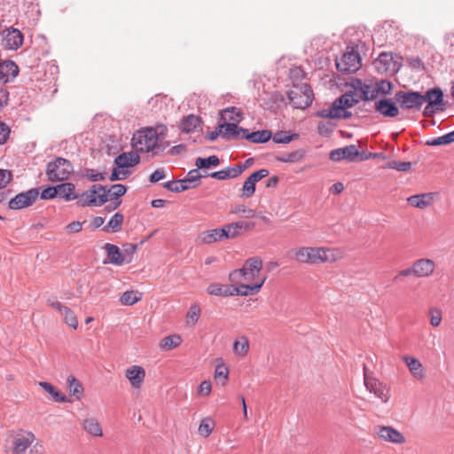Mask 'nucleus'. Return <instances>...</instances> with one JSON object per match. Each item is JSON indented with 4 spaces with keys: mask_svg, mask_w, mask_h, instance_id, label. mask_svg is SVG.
Wrapping results in <instances>:
<instances>
[{
    "mask_svg": "<svg viewBox=\"0 0 454 454\" xmlns=\"http://www.w3.org/2000/svg\"><path fill=\"white\" fill-rule=\"evenodd\" d=\"M124 216L121 213H115L106 225L103 227V231L106 232H118L122 226Z\"/></svg>",
    "mask_w": 454,
    "mask_h": 454,
    "instance_id": "39",
    "label": "nucleus"
},
{
    "mask_svg": "<svg viewBox=\"0 0 454 454\" xmlns=\"http://www.w3.org/2000/svg\"><path fill=\"white\" fill-rule=\"evenodd\" d=\"M56 196H58V191H57V186L55 187H48V188H45L44 190H43V192H41V198L43 200H50V199H53L55 198Z\"/></svg>",
    "mask_w": 454,
    "mask_h": 454,
    "instance_id": "64",
    "label": "nucleus"
},
{
    "mask_svg": "<svg viewBox=\"0 0 454 454\" xmlns=\"http://www.w3.org/2000/svg\"><path fill=\"white\" fill-rule=\"evenodd\" d=\"M402 360L406 364L411 377L417 381H424L427 378V371L422 363L415 356H403Z\"/></svg>",
    "mask_w": 454,
    "mask_h": 454,
    "instance_id": "16",
    "label": "nucleus"
},
{
    "mask_svg": "<svg viewBox=\"0 0 454 454\" xmlns=\"http://www.w3.org/2000/svg\"><path fill=\"white\" fill-rule=\"evenodd\" d=\"M297 137V134H290V132L287 131L277 132L272 137L273 141L278 144H287Z\"/></svg>",
    "mask_w": 454,
    "mask_h": 454,
    "instance_id": "53",
    "label": "nucleus"
},
{
    "mask_svg": "<svg viewBox=\"0 0 454 454\" xmlns=\"http://www.w3.org/2000/svg\"><path fill=\"white\" fill-rule=\"evenodd\" d=\"M140 157L136 153H123L116 157L114 162L120 168L133 167L138 164Z\"/></svg>",
    "mask_w": 454,
    "mask_h": 454,
    "instance_id": "31",
    "label": "nucleus"
},
{
    "mask_svg": "<svg viewBox=\"0 0 454 454\" xmlns=\"http://www.w3.org/2000/svg\"><path fill=\"white\" fill-rule=\"evenodd\" d=\"M181 343L182 337L179 334H172L161 339L159 342V347L162 350L169 351L179 347Z\"/></svg>",
    "mask_w": 454,
    "mask_h": 454,
    "instance_id": "37",
    "label": "nucleus"
},
{
    "mask_svg": "<svg viewBox=\"0 0 454 454\" xmlns=\"http://www.w3.org/2000/svg\"><path fill=\"white\" fill-rule=\"evenodd\" d=\"M271 132L270 130H258L254 132H249L248 129H245L243 137L253 143H265L271 137Z\"/></svg>",
    "mask_w": 454,
    "mask_h": 454,
    "instance_id": "34",
    "label": "nucleus"
},
{
    "mask_svg": "<svg viewBox=\"0 0 454 454\" xmlns=\"http://www.w3.org/2000/svg\"><path fill=\"white\" fill-rule=\"evenodd\" d=\"M375 66L380 73H395L398 71L400 64L394 59L392 54L383 52L375 61Z\"/></svg>",
    "mask_w": 454,
    "mask_h": 454,
    "instance_id": "20",
    "label": "nucleus"
},
{
    "mask_svg": "<svg viewBox=\"0 0 454 454\" xmlns=\"http://www.w3.org/2000/svg\"><path fill=\"white\" fill-rule=\"evenodd\" d=\"M259 286L252 285L244 281L240 283H233L231 286V296L240 295V296H248L252 294H255L260 292Z\"/></svg>",
    "mask_w": 454,
    "mask_h": 454,
    "instance_id": "27",
    "label": "nucleus"
},
{
    "mask_svg": "<svg viewBox=\"0 0 454 454\" xmlns=\"http://www.w3.org/2000/svg\"><path fill=\"white\" fill-rule=\"evenodd\" d=\"M224 232L222 231L221 228H215L201 231L197 238L199 244L200 245H211L215 242L222 241L223 239Z\"/></svg>",
    "mask_w": 454,
    "mask_h": 454,
    "instance_id": "25",
    "label": "nucleus"
},
{
    "mask_svg": "<svg viewBox=\"0 0 454 454\" xmlns=\"http://www.w3.org/2000/svg\"><path fill=\"white\" fill-rule=\"evenodd\" d=\"M219 163V158L215 155H212L208 158H197L195 165L198 168H208L209 166H217Z\"/></svg>",
    "mask_w": 454,
    "mask_h": 454,
    "instance_id": "51",
    "label": "nucleus"
},
{
    "mask_svg": "<svg viewBox=\"0 0 454 454\" xmlns=\"http://www.w3.org/2000/svg\"><path fill=\"white\" fill-rule=\"evenodd\" d=\"M214 378L216 380H222V385L224 386L229 380V368L223 364H217L214 372Z\"/></svg>",
    "mask_w": 454,
    "mask_h": 454,
    "instance_id": "49",
    "label": "nucleus"
},
{
    "mask_svg": "<svg viewBox=\"0 0 454 454\" xmlns=\"http://www.w3.org/2000/svg\"><path fill=\"white\" fill-rule=\"evenodd\" d=\"M207 292L210 295L228 297L231 296V286L212 283L207 287Z\"/></svg>",
    "mask_w": 454,
    "mask_h": 454,
    "instance_id": "36",
    "label": "nucleus"
},
{
    "mask_svg": "<svg viewBox=\"0 0 454 454\" xmlns=\"http://www.w3.org/2000/svg\"><path fill=\"white\" fill-rule=\"evenodd\" d=\"M212 391V385L209 380H203L197 390V394L200 396H208Z\"/></svg>",
    "mask_w": 454,
    "mask_h": 454,
    "instance_id": "60",
    "label": "nucleus"
},
{
    "mask_svg": "<svg viewBox=\"0 0 454 454\" xmlns=\"http://www.w3.org/2000/svg\"><path fill=\"white\" fill-rule=\"evenodd\" d=\"M137 251V245L133 243H126L122 245V257L124 264L130 263L133 261L134 254Z\"/></svg>",
    "mask_w": 454,
    "mask_h": 454,
    "instance_id": "47",
    "label": "nucleus"
},
{
    "mask_svg": "<svg viewBox=\"0 0 454 454\" xmlns=\"http://www.w3.org/2000/svg\"><path fill=\"white\" fill-rule=\"evenodd\" d=\"M19 74V67L12 60L0 61V75L4 82L16 77Z\"/></svg>",
    "mask_w": 454,
    "mask_h": 454,
    "instance_id": "30",
    "label": "nucleus"
},
{
    "mask_svg": "<svg viewBox=\"0 0 454 454\" xmlns=\"http://www.w3.org/2000/svg\"><path fill=\"white\" fill-rule=\"evenodd\" d=\"M12 172L7 169H0V192L4 193L2 190L11 182L12 180Z\"/></svg>",
    "mask_w": 454,
    "mask_h": 454,
    "instance_id": "59",
    "label": "nucleus"
},
{
    "mask_svg": "<svg viewBox=\"0 0 454 454\" xmlns=\"http://www.w3.org/2000/svg\"><path fill=\"white\" fill-rule=\"evenodd\" d=\"M436 196L437 194L434 192L416 194L409 197L407 202L413 207L425 209L433 205Z\"/></svg>",
    "mask_w": 454,
    "mask_h": 454,
    "instance_id": "22",
    "label": "nucleus"
},
{
    "mask_svg": "<svg viewBox=\"0 0 454 454\" xmlns=\"http://www.w3.org/2000/svg\"><path fill=\"white\" fill-rule=\"evenodd\" d=\"M424 97L425 101H427L429 104L434 106L441 104L443 99V94L440 89H432L428 90Z\"/></svg>",
    "mask_w": 454,
    "mask_h": 454,
    "instance_id": "46",
    "label": "nucleus"
},
{
    "mask_svg": "<svg viewBox=\"0 0 454 454\" xmlns=\"http://www.w3.org/2000/svg\"><path fill=\"white\" fill-rule=\"evenodd\" d=\"M454 142V130L445 134L442 137L433 138L431 140L427 141V145L430 146H439V145H446Z\"/></svg>",
    "mask_w": 454,
    "mask_h": 454,
    "instance_id": "45",
    "label": "nucleus"
},
{
    "mask_svg": "<svg viewBox=\"0 0 454 454\" xmlns=\"http://www.w3.org/2000/svg\"><path fill=\"white\" fill-rule=\"evenodd\" d=\"M233 352L239 357H246L249 352V340L245 335H241L233 341Z\"/></svg>",
    "mask_w": 454,
    "mask_h": 454,
    "instance_id": "35",
    "label": "nucleus"
},
{
    "mask_svg": "<svg viewBox=\"0 0 454 454\" xmlns=\"http://www.w3.org/2000/svg\"><path fill=\"white\" fill-rule=\"evenodd\" d=\"M374 434L378 439L395 444H403L406 442L405 436L397 429L390 426H376Z\"/></svg>",
    "mask_w": 454,
    "mask_h": 454,
    "instance_id": "10",
    "label": "nucleus"
},
{
    "mask_svg": "<svg viewBox=\"0 0 454 454\" xmlns=\"http://www.w3.org/2000/svg\"><path fill=\"white\" fill-rule=\"evenodd\" d=\"M62 319L65 324L72 327L74 330L77 329L78 327V319L75 316L74 312L67 307L66 309H64V312L62 313Z\"/></svg>",
    "mask_w": 454,
    "mask_h": 454,
    "instance_id": "48",
    "label": "nucleus"
},
{
    "mask_svg": "<svg viewBox=\"0 0 454 454\" xmlns=\"http://www.w3.org/2000/svg\"><path fill=\"white\" fill-rule=\"evenodd\" d=\"M103 249L106 254V260L104 262L105 263L109 262L116 266L124 265L121 250L116 245L106 243Z\"/></svg>",
    "mask_w": 454,
    "mask_h": 454,
    "instance_id": "24",
    "label": "nucleus"
},
{
    "mask_svg": "<svg viewBox=\"0 0 454 454\" xmlns=\"http://www.w3.org/2000/svg\"><path fill=\"white\" fill-rule=\"evenodd\" d=\"M10 133L11 129L9 126L4 122L0 121V145H4L6 143V141L9 138Z\"/></svg>",
    "mask_w": 454,
    "mask_h": 454,
    "instance_id": "61",
    "label": "nucleus"
},
{
    "mask_svg": "<svg viewBox=\"0 0 454 454\" xmlns=\"http://www.w3.org/2000/svg\"><path fill=\"white\" fill-rule=\"evenodd\" d=\"M262 260L260 257H251L245 261L241 269L232 270L229 274V280L231 283L241 281L259 286L261 289L264 285L267 277L262 276Z\"/></svg>",
    "mask_w": 454,
    "mask_h": 454,
    "instance_id": "3",
    "label": "nucleus"
},
{
    "mask_svg": "<svg viewBox=\"0 0 454 454\" xmlns=\"http://www.w3.org/2000/svg\"><path fill=\"white\" fill-rule=\"evenodd\" d=\"M223 122L239 123L242 119L241 110L237 107H228L221 113Z\"/></svg>",
    "mask_w": 454,
    "mask_h": 454,
    "instance_id": "38",
    "label": "nucleus"
},
{
    "mask_svg": "<svg viewBox=\"0 0 454 454\" xmlns=\"http://www.w3.org/2000/svg\"><path fill=\"white\" fill-rule=\"evenodd\" d=\"M359 102V98L354 92H346L336 98L329 108L322 109L317 115L322 118L349 119L352 116L350 109Z\"/></svg>",
    "mask_w": 454,
    "mask_h": 454,
    "instance_id": "4",
    "label": "nucleus"
},
{
    "mask_svg": "<svg viewBox=\"0 0 454 454\" xmlns=\"http://www.w3.org/2000/svg\"><path fill=\"white\" fill-rule=\"evenodd\" d=\"M165 187L174 192H181L189 189H192V185H183L179 180L168 182Z\"/></svg>",
    "mask_w": 454,
    "mask_h": 454,
    "instance_id": "58",
    "label": "nucleus"
},
{
    "mask_svg": "<svg viewBox=\"0 0 454 454\" xmlns=\"http://www.w3.org/2000/svg\"><path fill=\"white\" fill-rule=\"evenodd\" d=\"M107 201V192L101 184H94L79 195L77 204L80 207H99Z\"/></svg>",
    "mask_w": 454,
    "mask_h": 454,
    "instance_id": "5",
    "label": "nucleus"
},
{
    "mask_svg": "<svg viewBox=\"0 0 454 454\" xmlns=\"http://www.w3.org/2000/svg\"><path fill=\"white\" fill-rule=\"evenodd\" d=\"M415 277L421 278H428L432 277L436 270V262L430 258H419L413 262Z\"/></svg>",
    "mask_w": 454,
    "mask_h": 454,
    "instance_id": "14",
    "label": "nucleus"
},
{
    "mask_svg": "<svg viewBox=\"0 0 454 454\" xmlns=\"http://www.w3.org/2000/svg\"><path fill=\"white\" fill-rule=\"evenodd\" d=\"M245 129L238 127L237 123L223 122L219 125L221 136L226 139L243 137Z\"/></svg>",
    "mask_w": 454,
    "mask_h": 454,
    "instance_id": "26",
    "label": "nucleus"
},
{
    "mask_svg": "<svg viewBox=\"0 0 454 454\" xmlns=\"http://www.w3.org/2000/svg\"><path fill=\"white\" fill-rule=\"evenodd\" d=\"M72 172V164L63 158H58L47 166V176L52 182L67 180Z\"/></svg>",
    "mask_w": 454,
    "mask_h": 454,
    "instance_id": "6",
    "label": "nucleus"
},
{
    "mask_svg": "<svg viewBox=\"0 0 454 454\" xmlns=\"http://www.w3.org/2000/svg\"><path fill=\"white\" fill-rule=\"evenodd\" d=\"M75 187L71 183H64L57 185L58 196L65 200L66 201H70L74 200H77L79 195L74 192Z\"/></svg>",
    "mask_w": 454,
    "mask_h": 454,
    "instance_id": "33",
    "label": "nucleus"
},
{
    "mask_svg": "<svg viewBox=\"0 0 454 454\" xmlns=\"http://www.w3.org/2000/svg\"><path fill=\"white\" fill-rule=\"evenodd\" d=\"M167 132L168 129L163 124L139 129L133 135L132 146L137 152L156 155L166 147L162 142L167 137Z\"/></svg>",
    "mask_w": 454,
    "mask_h": 454,
    "instance_id": "2",
    "label": "nucleus"
},
{
    "mask_svg": "<svg viewBox=\"0 0 454 454\" xmlns=\"http://www.w3.org/2000/svg\"><path fill=\"white\" fill-rule=\"evenodd\" d=\"M230 214L239 218H253L255 216V211L244 204H238L232 207L230 210Z\"/></svg>",
    "mask_w": 454,
    "mask_h": 454,
    "instance_id": "43",
    "label": "nucleus"
},
{
    "mask_svg": "<svg viewBox=\"0 0 454 454\" xmlns=\"http://www.w3.org/2000/svg\"><path fill=\"white\" fill-rule=\"evenodd\" d=\"M255 223L252 222H232L223 225L221 229L224 232L223 239H232L239 237L242 231H250L254 230Z\"/></svg>",
    "mask_w": 454,
    "mask_h": 454,
    "instance_id": "12",
    "label": "nucleus"
},
{
    "mask_svg": "<svg viewBox=\"0 0 454 454\" xmlns=\"http://www.w3.org/2000/svg\"><path fill=\"white\" fill-rule=\"evenodd\" d=\"M200 128V117L190 114L187 117L184 118L180 124V129L184 133H194L199 130Z\"/></svg>",
    "mask_w": 454,
    "mask_h": 454,
    "instance_id": "32",
    "label": "nucleus"
},
{
    "mask_svg": "<svg viewBox=\"0 0 454 454\" xmlns=\"http://www.w3.org/2000/svg\"><path fill=\"white\" fill-rule=\"evenodd\" d=\"M395 99L403 109L419 108L425 102V97L414 91H399L395 94Z\"/></svg>",
    "mask_w": 454,
    "mask_h": 454,
    "instance_id": "11",
    "label": "nucleus"
},
{
    "mask_svg": "<svg viewBox=\"0 0 454 454\" xmlns=\"http://www.w3.org/2000/svg\"><path fill=\"white\" fill-rule=\"evenodd\" d=\"M359 155V152L356 145H351L343 148L335 149L331 152L330 159L334 161L348 160L355 161Z\"/></svg>",
    "mask_w": 454,
    "mask_h": 454,
    "instance_id": "23",
    "label": "nucleus"
},
{
    "mask_svg": "<svg viewBox=\"0 0 454 454\" xmlns=\"http://www.w3.org/2000/svg\"><path fill=\"white\" fill-rule=\"evenodd\" d=\"M107 198L110 200H117L118 198L123 196L126 192V187L123 184H114L107 191Z\"/></svg>",
    "mask_w": 454,
    "mask_h": 454,
    "instance_id": "55",
    "label": "nucleus"
},
{
    "mask_svg": "<svg viewBox=\"0 0 454 454\" xmlns=\"http://www.w3.org/2000/svg\"><path fill=\"white\" fill-rule=\"evenodd\" d=\"M214 421L209 418H205L201 420L199 426V433L204 437H208L214 429Z\"/></svg>",
    "mask_w": 454,
    "mask_h": 454,
    "instance_id": "50",
    "label": "nucleus"
},
{
    "mask_svg": "<svg viewBox=\"0 0 454 454\" xmlns=\"http://www.w3.org/2000/svg\"><path fill=\"white\" fill-rule=\"evenodd\" d=\"M359 100L363 99L364 101L371 100L376 98L375 89L372 82L364 83L363 90L360 92V96H358Z\"/></svg>",
    "mask_w": 454,
    "mask_h": 454,
    "instance_id": "52",
    "label": "nucleus"
},
{
    "mask_svg": "<svg viewBox=\"0 0 454 454\" xmlns=\"http://www.w3.org/2000/svg\"><path fill=\"white\" fill-rule=\"evenodd\" d=\"M82 426L89 434L94 437L103 436V429L98 419L93 417L86 418L82 420Z\"/></svg>",
    "mask_w": 454,
    "mask_h": 454,
    "instance_id": "29",
    "label": "nucleus"
},
{
    "mask_svg": "<svg viewBox=\"0 0 454 454\" xmlns=\"http://www.w3.org/2000/svg\"><path fill=\"white\" fill-rule=\"evenodd\" d=\"M364 82H363L360 79H352L349 82V87L352 89V90H348V92H354L356 97H358V94H360L361 90H363V85Z\"/></svg>",
    "mask_w": 454,
    "mask_h": 454,
    "instance_id": "63",
    "label": "nucleus"
},
{
    "mask_svg": "<svg viewBox=\"0 0 454 454\" xmlns=\"http://www.w3.org/2000/svg\"><path fill=\"white\" fill-rule=\"evenodd\" d=\"M375 94L382 93L384 95L389 94L392 90V83L390 82L381 80L374 84Z\"/></svg>",
    "mask_w": 454,
    "mask_h": 454,
    "instance_id": "57",
    "label": "nucleus"
},
{
    "mask_svg": "<svg viewBox=\"0 0 454 454\" xmlns=\"http://www.w3.org/2000/svg\"><path fill=\"white\" fill-rule=\"evenodd\" d=\"M38 386L47 393L51 399L56 403H68L67 396L60 392L55 386L47 381H39Z\"/></svg>",
    "mask_w": 454,
    "mask_h": 454,
    "instance_id": "28",
    "label": "nucleus"
},
{
    "mask_svg": "<svg viewBox=\"0 0 454 454\" xmlns=\"http://www.w3.org/2000/svg\"><path fill=\"white\" fill-rule=\"evenodd\" d=\"M125 378L134 389H140L146 376L145 370L140 365H131L125 370Z\"/></svg>",
    "mask_w": 454,
    "mask_h": 454,
    "instance_id": "18",
    "label": "nucleus"
},
{
    "mask_svg": "<svg viewBox=\"0 0 454 454\" xmlns=\"http://www.w3.org/2000/svg\"><path fill=\"white\" fill-rule=\"evenodd\" d=\"M39 192L37 189H31L26 192L16 195L9 201L11 209H21L31 206L37 199Z\"/></svg>",
    "mask_w": 454,
    "mask_h": 454,
    "instance_id": "13",
    "label": "nucleus"
},
{
    "mask_svg": "<svg viewBox=\"0 0 454 454\" xmlns=\"http://www.w3.org/2000/svg\"><path fill=\"white\" fill-rule=\"evenodd\" d=\"M142 299V294L135 291V290H129L124 292L120 296V302L123 306H132L135 303L138 302Z\"/></svg>",
    "mask_w": 454,
    "mask_h": 454,
    "instance_id": "41",
    "label": "nucleus"
},
{
    "mask_svg": "<svg viewBox=\"0 0 454 454\" xmlns=\"http://www.w3.org/2000/svg\"><path fill=\"white\" fill-rule=\"evenodd\" d=\"M304 156L305 152L303 150H296L278 156L277 160L284 163H296L301 161Z\"/></svg>",
    "mask_w": 454,
    "mask_h": 454,
    "instance_id": "42",
    "label": "nucleus"
},
{
    "mask_svg": "<svg viewBox=\"0 0 454 454\" xmlns=\"http://www.w3.org/2000/svg\"><path fill=\"white\" fill-rule=\"evenodd\" d=\"M4 46L8 50H17L23 43V35L16 28H7L4 31Z\"/></svg>",
    "mask_w": 454,
    "mask_h": 454,
    "instance_id": "21",
    "label": "nucleus"
},
{
    "mask_svg": "<svg viewBox=\"0 0 454 454\" xmlns=\"http://www.w3.org/2000/svg\"><path fill=\"white\" fill-rule=\"evenodd\" d=\"M268 175L269 171L265 168L259 169L251 174L243 184L241 197L245 199L252 197L255 192L256 183L268 176Z\"/></svg>",
    "mask_w": 454,
    "mask_h": 454,
    "instance_id": "15",
    "label": "nucleus"
},
{
    "mask_svg": "<svg viewBox=\"0 0 454 454\" xmlns=\"http://www.w3.org/2000/svg\"><path fill=\"white\" fill-rule=\"evenodd\" d=\"M374 109L385 118H395L399 114V108L390 98H381L375 102Z\"/></svg>",
    "mask_w": 454,
    "mask_h": 454,
    "instance_id": "19",
    "label": "nucleus"
},
{
    "mask_svg": "<svg viewBox=\"0 0 454 454\" xmlns=\"http://www.w3.org/2000/svg\"><path fill=\"white\" fill-rule=\"evenodd\" d=\"M83 223L74 221L66 225L65 230L69 234L78 233L82 230Z\"/></svg>",
    "mask_w": 454,
    "mask_h": 454,
    "instance_id": "62",
    "label": "nucleus"
},
{
    "mask_svg": "<svg viewBox=\"0 0 454 454\" xmlns=\"http://www.w3.org/2000/svg\"><path fill=\"white\" fill-rule=\"evenodd\" d=\"M293 259L303 264H333L344 258V252L334 247H298L293 251Z\"/></svg>",
    "mask_w": 454,
    "mask_h": 454,
    "instance_id": "1",
    "label": "nucleus"
},
{
    "mask_svg": "<svg viewBox=\"0 0 454 454\" xmlns=\"http://www.w3.org/2000/svg\"><path fill=\"white\" fill-rule=\"evenodd\" d=\"M361 66L360 55L353 48L348 49L341 58L336 60V67L342 73H355L360 69Z\"/></svg>",
    "mask_w": 454,
    "mask_h": 454,
    "instance_id": "7",
    "label": "nucleus"
},
{
    "mask_svg": "<svg viewBox=\"0 0 454 454\" xmlns=\"http://www.w3.org/2000/svg\"><path fill=\"white\" fill-rule=\"evenodd\" d=\"M366 389L380 400L382 403H387L391 398V387L376 378H364Z\"/></svg>",
    "mask_w": 454,
    "mask_h": 454,
    "instance_id": "9",
    "label": "nucleus"
},
{
    "mask_svg": "<svg viewBox=\"0 0 454 454\" xmlns=\"http://www.w3.org/2000/svg\"><path fill=\"white\" fill-rule=\"evenodd\" d=\"M35 434L29 431L19 433L12 440V454H23L34 442Z\"/></svg>",
    "mask_w": 454,
    "mask_h": 454,
    "instance_id": "17",
    "label": "nucleus"
},
{
    "mask_svg": "<svg viewBox=\"0 0 454 454\" xmlns=\"http://www.w3.org/2000/svg\"><path fill=\"white\" fill-rule=\"evenodd\" d=\"M288 98L294 107L305 109L309 106L313 100V93L309 86L304 84L292 90Z\"/></svg>",
    "mask_w": 454,
    "mask_h": 454,
    "instance_id": "8",
    "label": "nucleus"
},
{
    "mask_svg": "<svg viewBox=\"0 0 454 454\" xmlns=\"http://www.w3.org/2000/svg\"><path fill=\"white\" fill-rule=\"evenodd\" d=\"M67 384L70 395H74L77 400H80L83 394V387L80 381L73 375H70L67 378Z\"/></svg>",
    "mask_w": 454,
    "mask_h": 454,
    "instance_id": "44",
    "label": "nucleus"
},
{
    "mask_svg": "<svg viewBox=\"0 0 454 454\" xmlns=\"http://www.w3.org/2000/svg\"><path fill=\"white\" fill-rule=\"evenodd\" d=\"M201 315V309L200 306L198 303H192L185 316V324L188 326H194Z\"/></svg>",
    "mask_w": 454,
    "mask_h": 454,
    "instance_id": "40",
    "label": "nucleus"
},
{
    "mask_svg": "<svg viewBox=\"0 0 454 454\" xmlns=\"http://www.w3.org/2000/svg\"><path fill=\"white\" fill-rule=\"evenodd\" d=\"M429 322L433 327H438L442 321V312L439 308H431L428 311Z\"/></svg>",
    "mask_w": 454,
    "mask_h": 454,
    "instance_id": "54",
    "label": "nucleus"
},
{
    "mask_svg": "<svg viewBox=\"0 0 454 454\" xmlns=\"http://www.w3.org/2000/svg\"><path fill=\"white\" fill-rule=\"evenodd\" d=\"M386 168L405 172L411 169V163L410 161L392 160L387 164Z\"/></svg>",
    "mask_w": 454,
    "mask_h": 454,
    "instance_id": "56",
    "label": "nucleus"
}]
</instances>
